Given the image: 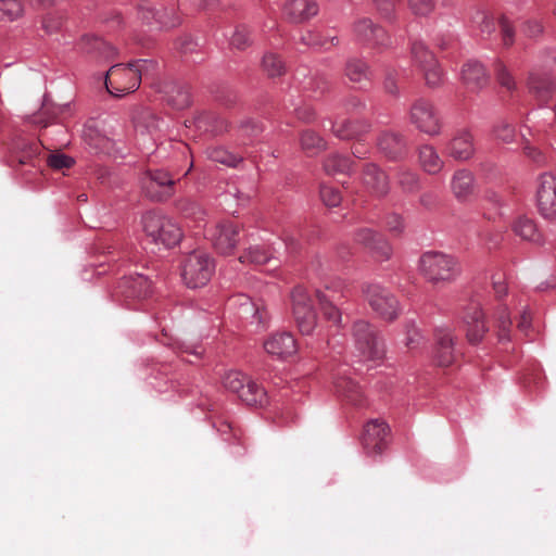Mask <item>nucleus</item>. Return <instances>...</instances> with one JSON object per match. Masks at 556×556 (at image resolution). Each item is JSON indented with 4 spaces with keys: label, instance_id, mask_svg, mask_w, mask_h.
Segmentation results:
<instances>
[{
    "label": "nucleus",
    "instance_id": "f257e3e1",
    "mask_svg": "<svg viewBox=\"0 0 556 556\" xmlns=\"http://www.w3.org/2000/svg\"><path fill=\"white\" fill-rule=\"evenodd\" d=\"M153 66V62L148 60H137L127 65L115 64L106 72L105 88L114 97L132 92L139 88L142 75Z\"/></svg>",
    "mask_w": 556,
    "mask_h": 556
},
{
    "label": "nucleus",
    "instance_id": "f03ea898",
    "mask_svg": "<svg viewBox=\"0 0 556 556\" xmlns=\"http://www.w3.org/2000/svg\"><path fill=\"white\" fill-rule=\"evenodd\" d=\"M422 276L433 286L452 282L459 273L457 261L441 252H427L419 261Z\"/></svg>",
    "mask_w": 556,
    "mask_h": 556
},
{
    "label": "nucleus",
    "instance_id": "7ed1b4c3",
    "mask_svg": "<svg viewBox=\"0 0 556 556\" xmlns=\"http://www.w3.org/2000/svg\"><path fill=\"white\" fill-rule=\"evenodd\" d=\"M141 224L147 238L155 244L172 248L182 237L179 226L173 219L156 212L146 213L142 216Z\"/></svg>",
    "mask_w": 556,
    "mask_h": 556
},
{
    "label": "nucleus",
    "instance_id": "20e7f679",
    "mask_svg": "<svg viewBox=\"0 0 556 556\" xmlns=\"http://www.w3.org/2000/svg\"><path fill=\"white\" fill-rule=\"evenodd\" d=\"M214 269V262L208 254L204 251L195 250L186 257L182 264L181 276L189 288H200L210 281Z\"/></svg>",
    "mask_w": 556,
    "mask_h": 556
},
{
    "label": "nucleus",
    "instance_id": "39448f33",
    "mask_svg": "<svg viewBox=\"0 0 556 556\" xmlns=\"http://www.w3.org/2000/svg\"><path fill=\"white\" fill-rule=\"evenodd\" d=\"M224 387L237 393L247 405L263 406L267 403L266 391L240 371H229L223 378Z\"/></svg>",
    "mask_w": 556,
    "mask_h": 556
},
{
    "label": "nucleus",
    "instance_id": "423d86ee",
    "mask_svg": "<svg viewBox=\"0 0 556 556\" xmlns=\"http://www.w3.org/2000/svg\"><path fill=\"white\" fill-rule=\"evenodd\" d=\"M291 300L292 312L299 330L303 334H311L317 323L312 292L305 287L298 286L291 293Z\"/></svg>",
    "mask_w": 556,
    "mask_h": 556
},
{
    "label": "nucleus",
    "instance_id": "0eeeda50",
    "mask_svg": "<svg viewBox=\"0 0 556 556\" xmlns=\"http://www.w3.org/2000/svg\"><path fill=\"white\" fill-rule=\"evenodd\" d=\"M409 122L421 132L437 136L441 132V116L434 104L425 98L415 100L409 110Z\"/></svg>",
    "mask_w": 556,
    "mask_h": 556
},
{
    "label": "nucleus",
    "instance_id": "6e6552de",
    "mask_svg": "<svg viewBox=\"0 0 556 556\" xmlns=\"http://www.w3.org/2000/svg\"><path fill=\"white\" fill-rule=\"evenodd\" d=\"M355 348L364 359H380L384 355L383 343L379 340L374 327L365 321L357 320L353 325Z\"/></svg>",
    "mask_w": 556,
    "mask_h": 556
},
{
    "label": "nucleus",
    "instance_id": "1a4fd4ad",
    "mask_svg": "<svg viewBox=\"0 0 556 556\" xmlns=\"http://www.w3.org/2000/svg\"><path fill=\"white\" fill-rule=\"evenodd\" d=\"M365 296L370 307L383 319L393 320L399 314V303L394 295L379 285H367Z\"/></svg>",
    "mask_w": 556,
    "mask_h": 556
},
{
    "label": "nucleus",
    "instance_id": "9d476101",
    "mask_svg": "<svg viewBox=\"0 0 556 556\" xmlns=\"http://www.w3.org/2000/svg\"><path fill=\"white\" fill-rule=\"evenodd\" d=\"M390 428L381 419H372L364 426L361 438L362 446L367 455L376 456L388 447Z\"/></svg>",
    "mask_w": 556,
    "mask_h": 556
},
{
    "label": "nucleus",
    "instance_id": "9b49d317",
    "mask_svg": "<svg viewBox=\"0 0 556 556\" xmlns=\"http://www.w3.org/2000/svg\"><path fill=\"white\" fill-rule=\"evenodd\" d=\"M536 203L540 214L552 219L556 216V176L544 173L539 177Z\"/></svg>",
    "mask_w": 556,
    "mask_h": 556
},
{
    "label": "nucleus",
    "instance_id": "f8f14e48",
    "mask_svg": "<svg viewBox=\"0 0 556 556\" xmlns=\"http://www.w3.org/2000/svg\"><path fill=\"white\" fill-rule=\"evenodd\" d=\"M354 35L357 41L376 49L390 46V37L387 31L368 17L359 18L354 24Z\"/></svg>",
    "mask_w": 556,
    "mask_h": 556
},
{
    "label": "nucleus",
    "instance_id": "ddd939ff",
    "mask_svg": "<svg viewBox=\"0 0 556 556\" xmlns=\"http://www.w3.org/2000/svg\"><path fill=\"white\" fill-rule=\"evenodd\" d=\"M175 180L164 170L156 169L147 173L143 179L146 194L155 201H162L174 193Z\"/></svg>",
    "mask_w": 556,
    "mask_h": 556
},
{
    "label": "nucleus",
    "instance_id": "4468645a",
    "mask_svg": "<svg viewBox=\"0 0 556 556\" xmlns=\"http://www.w3.org/2000/svg\"><path fill=\"white\" fill-rule=\"evenodd\" d=\"M232 301L238 305L239 314L245 319H251V324H255L257 327L267 325L269 315L262 299L252 300L248 295L240 294Z\"/></svg>",
    "mask_w": 556,
    "mask_h": 556
},
{
    "label": "nucleus",
    "instance_id": "2eb2a0df",
    "mask_svg": "<svg viewBox=\"0 0 556 556\" xmlns=\"http://www.w3.org/2000/svg\"><path fill=\"white\" fill-rule=\"evenodd\" d=\"M355 240L368 249L378 261H387L392 253L389 242L380 233L369 228L359 229Z\"/></svg>",
    "mask_w": 556,
    "mask_h": 556
},
{
    "label": "nucleus",
    "instance_id": "dca6fc26",
    "mask_svg": "<svg viewBox=\"0 0 556 556\" xmlns=\"http://www.w3.org/2000/svg\"><path fill=\"white\" fill-rule=\"evenodd\" d=\"M346 370H340L334 377L333 388L336 393L354 406H363L365 404V396L361 387L349 376L345 375Z\"/></svg>",
    "mask_w": 556,
    "mask_h": 556
},
{
    "label": "nucleus",
    "instance_id": "f3484780",
    "mask_svg": "<svg viewBox=\"0 0 556 556\" xmlns=\"http://www.w3.org/2000/svg\"><path fill=\"white\" fill-rule=\"evenodd\" d=\"M212 241L219 253H230L239 241V226L233 222H224L216 225L212 233Z\"/></svg>",
    "mask_w": 556,
    "mask_h": 556
},
{
    "label": "nucleus",
    "instance_id": "a211bd4d",
    "mask_svg": "<svg viewBox=\"0 0 556 556\" xmlns=\"http://www.w3.org/2000/svg\"><path fill=\"white\" fill-rule=\"evenodd\" d=\"M315 0H288L282 7V15L292 23H303L318 13Z\"/></svg>",
    "mask_w": 556,
    "mask_h": 556
},
{
    "label": "nucleus",
    "instance_id": "6ab92c4d",
    "mask_svg": "<svg viewBox=\"0 0 556 556\" xmlns=\"http://www.w3.org/2000/svg\"><path fill=\"white\" fill-rule=\"evenodd\" d=\"M473 153V137L466 129L456 131L446 146V154L456 161H467Z\"/></svg>",
    "mask_w": 556,
    "mask_h": 556
},
{
    "label": "nucleus",
    "instance_id": "aec40b11",
    "mask_svg": "<svg viewBox=\"0 0 556 556\" xmlns=\"http://www.w3.org/2000/svg\"><path fill=\"white\" fill-rule=\"evenodd\" d=\"M379 151L390 160L400 159L406 149V141L402 134L394 130H383L378 137Z\"/></svg>",
    "mask_w": 556,
    "mask_h": 556
},
{
    "label": "nucleus",
    "instance_id": "412c9836",
    "mask_svg": "<svg viewBox=\"0 0 556 556\" xmlns=\"http://www.w3.org/2000/svg\"><path fill=\"white\" fill-rule=\"evenodd\" d=\"M264 348L268 354L285 358L296 352V342L290 332H278L264 342Z\"/></svg>",
    "mask_w": 556,
    "mask_h": 556
},
{
    "label": "nucleus",
    "instance_id": "4be33fe9",
    "mask_svg": "<svg viewBox=\"0 0 556 556\" xmlns=\"http://www.w3.org/2000/svg\"><path fill=\"white\" fill-rule=\"evenodd\" d=\"M80 50L100 61H112L116 55V49L101 38L84 36L80 39Z\"/></svg>",
    "mask_w": 556,
    "mask_h": 556
},
{
    "label": "nucleus",
    "instance_id": "5701e85b",
    "mask_svg": "<svg viewBox=\"0 0 556 556\" xmlns=\"http://www.w3.org/2000/svg\"><path fill=\"white\" fill-rule=\"evenodd\" d=\"M435 362L439 366L446 367L453 364L456 357L454 340L447 329L437 331Z\"/></svg>",
    "mask_w": 556,
    "mask_h": 556
},
{
    "label": "nucleus",
    "instance_id": "b1692460",
    "mask_svg": "<svg viewBox=\"0 0 556 556\" xmlns=\"http://www.w3.org/2000/svg\"><path fill=\"white\" fill-rule=\"evenodd\" d=\"M462 79L466 88L470 91H477L483 88L489 81L483 65L477 61H468L463 65Z\"/></svg>",
    "mask_w": 556,
    "mask_h": 556
},
{
    "label": "nucleus",
    "instance_id": "393cba45",
    "mask_svg": "<svg viewBox=\"0 0 556 556\" xmlns=\"http://www.w3.org/2000/svg\"><path fill=\"white\" fill-rule=\"evenodd\" d=\"M483 313L478 305H470L464 315V323L467 327V339L470 343H478L486 332L485 324L482 319Z\"/></svg>",
    "mask_w": 556,
    "mask_h": 556
},
{
    "label": "nucleus",
    "instance_id": "a878e982",
    "mask_svg": "<svg viewBox=\"0 0 556 556\" xmlns=\"http://www.w3.org/2000/svg\"><path fill=\"white\" fill-rule=\"evenodd\" d=\"M118 289L129 298H146L151 292V282L143 275L129 276L118 282Z\"/></svg>",
    "mask_w": 556,
    "mask_h": 556
},
{
    "label": "nucleus",
    "instance_id": "bb28decb",
    "mask_svg": "<svg viewBox=\"0 0 556 556\" xmlns=\"http://www.w3.org/2000/svg\"><path fill=\"white\" fill-rule=\"evenodd\" d=\"M138 13L144 23L151 24V21L154 20L160 28L174 27L178 24L177 20L173 16H169L166 10L164 12L155 10L154 5L148 0L142 1L138 5Z\"/></svg>",
    "mask_w": 556,
    "mask_h": 556
},
{
    "label": "nucleus",
    "instance_id": "cd10ccee",
    "mask_svg": "<svg viewBox=\"0 0 556 556\" xmlns=\"http://www.w3.org/2000/svg\"><path fill=\"white\" fill-rule=\"evenodd\" d=\"M363 181L376 195H384L389 191V180L387 175L375 164L366 165L364 168Z\"/></svg>",
    "mask_w": 556,
    "mask_h": 556
},
{
    "label": "nucleus",
    "instance_id": "c85d7f7f",
    "mask_svg": "<svg viewBox=\"0 0 556 556\" xmlns=\"http://www.w3.org/2000/svg\"><path fill=\"white\" fill-rule=\"evenodd\" d=\"M473 175L467 169H458L451 180V190L459 201H466L475 191Z\"/></svg>",
    "mask_w": 556,
    "mask_h": 556
},
{
    "label": "nucleus",
    "instance_id": "c756f323",
    "mask_svg": "<svg viewBox=\"0 0 556 556\" xmlns=\"http://www.w3.org/2000/svg\"><path fill=\"white\" fill-rule=\"evenodd\" d=\"M327 290L328 293L316 290L314 292L315 299L318 301L324 316L333 324H339L341 320V314L334 305V302L339 301V294L337 291L330 290L329 288H327Z\"/></svg>",
    "mask_w": 556,
    "mask_h": 556
},
{
    "label": "nucleus",
    "instance_id": "7c9ffc66",
    "mask_svg": "<svg viewBox=\"0 0 556 556\" xmlns=\"http://www.w3.org/2000/svg\"><path fill=\"white\" fill-rule=\"evenodd\" d=\"M529 89L535 98L542 102L547 103L553 92V81L546 74L532 73L529 77Z\"/></svg>",
    "mask_w": 556,
    "mask_h": 556
},
{
    "label": "nucleus",
    "instance_id": "2f4dec72",
    "mask_svg": "<svg viewBox=\"0 0 556 556\" xmlns=\"http://www.w3.org/2000/svg\"><path fill=\"white\" fill-rule=\"evenodd\" d=\"M165 101L175 110H184L191 103L190 92L187 86L170 84L165 87Z\"/></svg>",
    "mask_w": 556,
    "mask_h": 556
},
{
    "label": "nucleus",
    "instance_id": "473e14b6",
    "mask_svg": "<svg viewBox=\"0 0 556 556\" xmlns=\"http://www.w3.org/2000/svg\"><path fill=\"white\" fill-rule=\"evenodd\" d=\"M420 166L425 172L435 175L443 168L444 162L432 146H422L418 152Z\"/></svg>",
    "mask_w": 556,
    "mask_h": 556
},
{
    "label": "nucleus",
    "instance_id": "72a5a7b5",
    "mask_svg": "<svg viewBox=\"0 0 556 556\" xmlns=\"http://www.w3.org/2000/svg\"><path fill=\"white\" fill-rule=\"evenodd\" d=\"M345 75L351 81L363 84L370 81L372 73L366 62L353 58L346 62Z\"/></svg>",
    "mask_w": 556,
    "mask_h": 556
},
{
    "label": "nucleus",
    "instance_id": "f704fd0d",
    "mask_svg": "<svg viewBox=\"0 0 556 556\" xmlns=\"http://www.w3.org/2000/svg\"><path fill=\"white\" fill-rule=\"evenodd\" d=\"M368 125L365 123H352L346 119H336L332 124L331 130L339 139H352L362 132L366 131Z\"/></svg>",
    "mask_w": 556,
    "mask_h": 556
},
{
    "label": "nucleus",
    "instance_id": "c9c22d12",
    "mask_svg": "<svg viewBox=\"0 0 556 556\" xmlns=\"http://www.w3.org/2000/svg\"><path fill=\"white\" fill-rule=\"evenodd\" d=\"M194 124L200 130L211 131L213 134H220L228 128L227 122L213 113L200 114L195 118Z\"/></svg>",
    "mask_w": 556,
    "mask_h": 556
},
{
    "label": "nucleus",
    "instance_id": "e433bc0d",
    "mask_svg": "<svg viewBox=\"0 0 556 556\" xmlns=\"http://www.w3.org/2000/svg\"><path fill=\"white\" fill-rule=\"evenodd\" d=\"M301 148L309 155H316L325 149V140L314 130H304L300 138Z\"/></svg>",
    "mask_w": 556,
    "mask_h": 556
},
{
    "label": "nucleus",
    "instance_id": "4c0bfd02",
    "mask_svg": "<svg viewBox=\"0 0 556 556\" xmlns=\"http://www.w3.org/2000/svg\"><path fill=\"white\" fill-rule=\"evenodd\" d=\"M514 232L525 240L539 241L540 235L534 222L528 217H518L513 225Z\"/></svg>",
    "mask_w": 556,
    "mask_h": 556
},
{
    "label": "nucleus",
    "instance_id": "58836bf2",
    "mask_svg": "<svg viewBox=\"0 0 556 556\" xmlns=\"http://www.w3.org/2000/svg\"><path fill=\"white\" fill-rule=\"evenodd\" d=\"M410 53L415 64L422 68L427 65L434 64L435 55L426 47L422 41L415 40L412 43Z\"/></svg>",
    "mask_w": 556,
    "mask_h": 556
},
{
    "label": "nucleus",
    "instance_id": "ea45409f",
    "mask_svg": "<svg viewBox=\"0 0 556 556\" xmlns=\"http://www.w3.org/2000/svg\"><path fill=\"white\" fill-rule=\"evenodd\" d=\"M207 157L215 162L226 166L235 167L242 159L228 150L220 147H213L206 150Z\"/></svg>",
    "mask_w": 556,
    "mask_h": 556
},
{
    "label": "nucleus",
    "instance_id": "a19ab883",
    "mask_svg": "<svg viewBox=\"0 0 556 556\" xmlns=\"http://www.w3.org/2000/svg\"><path fill=\"white\" fill-rule=\"evenodd\" d=\"M324 168L330 175L349 173L352 168V161L340 154H331L325 161Z\"/></svg>",
    "mask_w": 556,
    "mask_h": 556
},
{
    "label": "nucleus",
    "instance_id": "79ce46f5",
    "mask_svg": "<svg viewBox=\"0 0 556 556\" xmlns=\"http://www.w3.org/2000/svg\"><path fill=\"white\" fill-rule=\"evenodd\" d=\"M397 184L404 192H415L419 189V177L409 168L401 167L397 172Z\"/></svg>",
    "mask_w": 556,
    "mask_h": 556
},
{
    "label": "nucleus",
    "instance_id": "37998d69",
    "mask_svg": "<svg viewBox=\"0 0 556 556\" xmlns=\"http://www.w3.org/2000/svg\"><path fill=\"white\" fill-rule=\"evenodd\" d=\"M262 67L269 77L280 76L285 73V64L276 53H266L262 61Z\"/></svg>",
    "mask_w": 556,
    "mask_h": 556
},
{
    "label": "nucleus",
    "instance_id": "c03bdc74",
    "mask_svg": "<svg viewBox=\"0 0 556 556\" xmlns=\"http://www.w3.org/2000/svg\"><path fill=\"white\" fill-rule=\"evenodd\" d=\"M497 336L500 341L509 340L511 321L506 306H501L496 313Z\"/></svg>",
    "mask_w": 556,
    "mask_h": 556
},
{
    "label": "nucleus",
    "instance_id": "a18cd8bd",
    "mask_svg": "<svg viewBox=\"0 0 556 556\" xmlns=\"http://www.w3.org/2000/svg\"><path fill=\"white\" fill-rule=\"evenodd\" d=\"M252 43L251 31L245 25H238L230 38V45L238 50H244Z\"/></svg>",
    "mask_w": 556,
    "mask_h": 556
},
{
    "label": "nucleus",
    "instance_id": "49530a36",
    "mask_svg": "<svg viewBox=\"0 0 556 556\" xmlns=\"http://www.w3.org/2000/svg\"><path fill=\"white\" fill-rule=\"evenodd\" d=\"M23 13V7L20 0H0V20L8 18L13 21Z\"/></svg>",
    "mask_w": 556,
    "mask_h": 556
},
{
    "label": "nucleus",
    "instance_id": "de8ad7c7",
    "mask_svg": "<svg viewBox=\"0 0 556 556\" xmlns=\"http://www.w3.org/2000/svg\"><path fill=\"white\" fill-rule=\"evenodd\" d=\"M302 41L306 46H319L325 49H328L332 46H337L339 43V39L336 36H327L321 38L319 35L308 31L305 36L302 37Z\"/></svg>",
    "mask_w": 556,
    "mask_h": 556
},
{
    "label": "nucleus",
    "instance_id": "09e8293b",
    "mask_svg": "<svg viewBox=\"0 0 556 556\" xmlns=\"http://www.w3.org/2000/svg\"><path fill=\"white\" fill-rule=\"evenodd\" d=\"M420 71L424 73L426 84L429 87H437L443 80V73L438 61H435L433 65L430 64L420 68Z\"/></svg>",
    "mask_w": 556,
    "mask_h": 556
},
{
    "label": "nucleus",
    "instance_id": "8fccbe9b",
    "mask_svg": "<svg viewBox=\"0 0 556 556\" xmlns=\"http://www.w3.org/2000/svg\"><path fill=\"white\" fill-rule=\"evenodd\" d=\"M241 263H251L262 265L270 261L267 252L260 247L250 248L248 252L242 254L239 258Z\"/></svg>",
    "mask_w": 556,
    "mask_h": 556
},
{
    "label": "nucleus",
    "instance_id": "3c124183",
    "mask_svg": "<svg viewBox=\"0 0 556 556\" xmlns=\"http://www.w3.org/2000/svg\"><path fill=\"white\" fill-rule=\"evenodd\" d=\"M40 150L41 144L39 142L33 141L29 143H24L17 155L20 164H30L33 160L40 153Z\"/></svg>",
    "mask_w": 556,
    "mask_h": 556
},
{
    "label": "nucleus",
    "instance_id": "603ef678",
    "mask_svg": "<svg viewBox=\"0 0 556 556\" xmlns=\"http://www.w3.org/2000/svg\"><path fill=\"white\" fill-rule=\"evenodd\" d=\"M47 163L51 168L62 170L72 167L74 160L63 153H50Z\"/></svg>",
    "mask_w": 556,
    "mask_h": 556
},
{
    "label": "nucleus",
    "instance_id": "864d4df0",
    "mask_svg": "<svg viewBox=\"0 0 556 556\" xmlns=\"http://www.w3.org/2000/svg\"><path fill=\"white\" fill-rule=\"evenodd\" d=\"M472 23L476 24L482 34L490 35L495 30L494 21L483 11H478L472 16Z\"/></svg>",
    "mask_w": 556,
    "mask_h": 556
},
{
    "label": "nucleus",
    "instance_id": "5fc2aeb1",
    "mask_svg": "<svg viewBox=\"0 0 556 556\" xmlns=\"http://www.w3.org/2000/svg\"><path fill=\"white\" fill-rule=\"evenodd\" d=\"M434 0H408V7L415 15L426 16L434 10Z\"/></svg>",
    "mask_w": 556,
    "mask_h": 556
},
{
    "label": "nucleus",
    "instance_id": "6e6d98bb",
    "mask_svg": "<svg viewBox=\"0 0 556 556\" xmlns=\"http://www.w3.org/2000/svg\"><path fill=\"white\" fill-rule=\"evenodd\" d=\"M422 343L424 337L421 336L419 329L414 324H408L406 326L405 345L409 350H414L419 348Z\"/></svg>",
    "mask_w": 556,
    "mask_h": 556
},
{
    "label": "nucleus",
    "instance_id": "4d7b16f0",
    "mask_svg": "<svg viewBox=\"0 0 556 556\" xmlns=\"http://www.w3.org/2000/svg\"><path fill=\"white\" fill-rule=\"evenodd\" d=\"M320 198L323 202L330 207L339 205L342 200L340 191L329 186H323L320 188Z\"/></svg>",
    "mask_w": 556,
    "mask_h": 556
},
{
    "label": "nucleus",
    "instance_id": "13d9d810",
    "mask_svg": "<svg viewBox=\"0 0 556 556\" xmlns=\"http://www.w3.org/2000/svg\"><path fill=\"white\" fill-rule=\"evenodd\" d=\"M498 26L501 29V36L503 40V45L509 47L514 42V27L509 20L506 16H502L498 21Z\"/></svg>",
    "mask_w": 556,
    "mask_h": 556
},
{
    "label": "nucleus",
    "instance_id": "bf43d9fd",
    "mask_svg": "<svg viewBox=\"0 0 556 556\" xmlns=\"http://www.w3.org/2000/svg\"><path fill=\"white\" fill-rule=\"evenodd\" d=\"M495 72L497 80L502 87H505L507 90H513L515 88V80L511 77V75L507 72L503 63H496Z\"/></svg>",
    "mask_w": 556,
    "mask_h": 556
},
{
    "label": "nucleus",
    "instance_id": "052dcab7",
    "mask_svg": "<svg viewBox=\"0 0 556 556\" xmlns=\"http://www.w3.org/2000/svg\"><path fill=\"white\" fill-rule=\"evenodd\" d=\"M494 135L503 142H510L515 136V129L511 124L502 121L494 127Z\"/></svg>",
    "mask_w": 556,
    "mask_h": 556
},
{
    "label": "nucleus",
    "instance_id": "680f3d73",
    "mask_svg": "<svg viewBox=\"0 0 556 556\" xmlns=\"http://www.w3.org/2000/svg\"><path fill=\"white\" fill-rule=\"evenodd\" d=\"M62 26V17L54 13H49L42 21V27L48 34L58 31Z\"/></svg>",
    "mask_w": 556,
    "mask_h": 556
},
{
    "label": "nucleus",
    "instance_id": "e2e57ef3",
    "mask_svg": "<svg viewBox=\"0 0 556 556\" xmlns=\"http://www.w3.org/2000/svg\"><path fill=\"white\" fill-rule=\"evenodd\" d=\"M523 153L525 155L535 162L536 164H543L545 161L544 154L536 147L530 144L528 140L523 142Z\"/></svg>",
    "mask_w": 556,
    "mask_h": 556
},
{
    "label": "nucleus",
    "instance_id": "0e129e2a",
    "mask_svg": "<svg viewBox=\"0 0 556 556\" xmlns=\"http://www.w3.org/2000/svg\"><path fill=\"white\" fill-rule=\"evenodd\" d=\"M386 225L390 232L400 235L404 229V223L400 215L393 213L387 216Z\"/></svg>",
    "mask_w": 556,
    "mask_h": 556
},
{
    "label": "nucleus",
    "instance_id": "69168bd1",
    "mask_svg": "<svg viewBox=\"0 0 556 556\" xmlns=\"http://www.w3.org/2000/svg\"><path fill=\"white\" fill-rule=\"evenodd\" d=\"M397 0H375L377 10L386 18H390L394 12L395 2Z\"/></svg>",
    "mask_w": 556,
    "mask_h": 556
},
{
    "label": "nucleus",
    "instance_id": "338daca9",
    "mask_svg": "<svg viewBox=\"0 0 556 556\" xmlns=\"http://www.w3.org/2000/svg\"><path fill=\"white\" fill-rule=\"evenodd\" d=\"M530 321H531L530 313L527 311L522 312L517 327H518L519 331L523 332L526 336H529Z\"/></svg>",
    "mask_w": 556,
    "mask_h": 556
},
{
    "label": "nucleus",
    "instance_id": "774afa93",
    "mask_svg": "<svg viewBox=\"0 0 556 556\" xmlns=\"http://www.w3.org/2000/svg\"><path fill=\"white\" fill-rule=\"evenodd\" d=\"M241 127L247 132V135L250 136H255L262 131V127L252 119H247L243 122Z\"/></svg>",
    "mask_w": 556,
    "mask_h": 556
}]
</instances>
